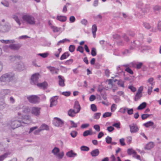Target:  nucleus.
<instances>
[{"instance_id": "c756f323", "label": "nucleus", "mask_w": 161, "mask_h": 161, "mask_svg": "<svg viewBox=\"0 0 161 161\" xmlns=\"http://www.w3.org/2000/svg\"><path fill=\"white\" fill-rule=\"evenodd\" d=\"M70 55L69 53L68 52H66L64 53L60 58V59L63 60L66 59Z\"/></svg>"}, {"instance_id": "774afa93", "label": "nucleus", "mask_w": 161, "mask_h": 161, "mask_svg": "<svg viewBox=\"0 0 161 161\" xmlns=\"http://www.w3.org/2000/svg\"><path fill=\"white\" fill-rule=\"evenodd\" d=\"M157 28L159 31H161V21H159L158 22L157 24Z\"/></svg>"}, {"instance_id": "412c9836", "label": "nucleus", "mask_w": 161, "mask_h": 161, "mask_svg": "<svg viewBox=\"0 0 161 161\" xmlns=\"http://www.w3.org/2000/svg\"><path fill=\"white\" fill-rule=\"evenodd\" d=\"M47 83L46 82H44L40 83H37V86L41 88H42L43 89H45L47 88Z\"/></svg>"}, {"instance_id": "6e6552de", "label": "nucleus", "mask_w": 161, "mask_h": 161, "mask_svg": "<svg viewBox=\"0 0 161 161\" xmlns=\"http://www.w3.org/2000/svg\"><path fill=\"white\" fill-rule=\"evenodd\" d=\"M40 108L33 107L31 109V113L36 116H38L40 115Z\"/></svg>"}, {"instance_id": "0eeeda50", "label": "nucleus", "mask_w": 161, "mask_h": 161, "mask_svg": "<svg viewBox=\"0 0 161 161\" xmlns=\"http://www.w3.org/2000/svg\"><path fill=\"white\" fill-rule=\"evenodd\" d=\"M39 73H35L32 75L31 78V84L36 85L38 83V80L39 79Z\"/></svg>"}, {"instance_id": "680f3d73", "label": "nucleus", "mask_w": 161, "mask_h": 161, "mask_svg": "<svg viewBox=\"0 0 161 161\" xmlns=\"http://www.w3.org/2000/svg\"><path fill=\"white\" fill-rule=\"evenodd\" d=\"M56 155L58 156V159H61L64 156V153L62 152L59 153H58Z\"/></svg>"}, {"instance_id": "b1692460", "label": "nucleus", "mask_w": 161, "mask_h": 161, "mask_svg": "<svg viewBox=\"0 0 161 161\" xmlns=\"http://www.w3.org/2000/svg\"><path fill=\"white\" fill-rule=\"evenodd\" d=\"M39 128L41 131L44 130H49V126L45 124H42Z\"/></svg>"}, {"instance_id": "aec40b11", "label": "nucleus", "mask_w": 161, "mask_h": 161, "mask_svg": "<svg viewBox=\"0 0 161 161\" xmlns=\"http://www.w3.org/2000/svg\"><path fill=\"white\" fill-rule=\"evenodd\" d=\"M99 153V151L98 149H96L92 150L91 152V154L92 157L97 156Z\"/></svg>"}, {"instance_id": "bb28decb", "label": "nucleus", "mask_w": 161, "mask_h": 161, "mask_svg": "<svg viewBox=\"0 0 161 161\" xmlns=\"http://www.w3.org/2000/svg\"><path fill=\"white\" fill-rule=\"evenodd\" d=\"M127 152L129 155H131L132 154L133 155V157H135V155H136V151L133 150L132 148L128 149Z\"/></svg>"}, {"instance_id": "49530a36", "label": "nucleus", "mask_w": 161, "mask_h": 161, "mask_svg": "<svg viewBox=\"0 0 161 161\" xmlns=\"http://www.w3.org/2000/svg\"><path fill=\"white\" fill-rule=\"evenodd\" d=\"M49 55V53H38V55L42 57L45 58H46Z\"/></svg>"}, {"instance_id": "7c9ffc66", "label": "nucleus", "mask_w": 161, "mask_h": 161, "mask_svg": "<svg viewBox=\"0 0 161 161\" xmlns=\"http://www.w3.org/2000/svg\"><path fill=\"white\" fill-rule=\"evenodd\" d=\"M146 106L147 103L145 102H143L139 105L137 109L138 110H142L145 108Z\"/></svg>"}, {"instance_id": "4be33fe9", "label": "nucleus", "mask_w": 161, "mask_h": 161, "mask_svg": "<svg viewBox=\"0 0 161 161\" xmlns=\"http://www.w3.org/2000/svg\"><path fill=\"white\" fill-rule=\"evenodd\" d=\"M57 19L61 22H64L66 20L67 17L65 16L58 15L57 16Z\"/></svg>"}, {"instance_id": "052dcab7", "label": "nucleus", "mask_w": 161, "mask_h": 161, "mask_svg": "<svg viewBox=\"0 0 161 161\" xmlns=\"http://www.w3.org/2000/svg\"><path fill=\"white\" fill-rule=\"evenodd\" d=\"M2 93L3 94L6 95L9 94L10 93V91L8 89L4 90Z\"/></svg>"}, {"instance_id": "7ed1b4c3", "label": "nucleus", "mask_w": 161, "mask_h": 161, "mask_svg": "<svg viewBox=\"0 0 161 161\" xmlns=\"http://www.w3.org/2000/svg\"><path fill=\"white\" fill-rule=\"evenodd\" d=\"M22 19L24 20L31 25H34L35 24V19L32 16L29 15H24L23 16Z\"/></svg>"}, {"instance_id": "72a5a7b5", "label": "nucleus", "mask_w": 161, "mask_h": 161, "mask_svg": "<svg viewBox=\"0 0 161 161\" xmlns=\"http://www.w3.org/2000/svg\"><path fill=\"white\" fill-rule=\"evenodd\" d=\"M60 150L59 148L57 147H55L53 149L52 153L54 155H57L59 152Z\"/></svg>"}, {"instance_id": "864d4df0", "label": "nucleus", "mask_w": 161, "mask_h": 161, "mask_svg": "<svg viewBox=\"0 0 161 161\" xmlns=\"http://www.w3.org/2000/svg\"><path fill=\"white\" fill-rule=\"evenodd\" d=\"M151 115V114H143L142 115L141 118L142 120H144L149 117Z\"/></svg>"}, {"instance_id": "ddd939ff", "label": "nucleus", "mask_w": 161, "mask_h": 161, "mask_svg": "<svg viewBox=\"0 0 161 161\" xmlns=\"http://www.w3.org/2000/svg\"><path fill=\"white\" fill-rule=\"evenodd\" d=\"M16 68L20 71L24 70L25 69L24 64L21 62L17 63Z\"/></svg>"}, {"instance_id": "338daca9", "label": "nucleus", "mask_w": 161, "mask_h": 161, "mask_svg": "<svg viewBox=\"0 0 161 161\" xmlns=\"http://www.w3.org/2000/svg\"><path fill=\"white\" fill-rule=\"evenodd\" d=\"M73 61V59H71L66 61L65 63V64L66 65H70L72 63Z\"/></svg>"}, {"instance_id": "4d7b16f0", "label": "nucleus", "mask_w": 161, "mask_h": 161, "mask_svg": "<svg viewBox=\"0 0 161 161\" xmlns=\"http://www.w3.org/2000/svg\"><path fill=\"white\" fill-rule=\"evenodd\" d=\"M77 132L75 131H72L70 133V135L71 136L73 137H75L77 135Z\"/></svg>"}, {"instance_id": "473e14b6", "label": "nucleus", "mask_w": 161, "mask_h": 161, "mask_svg": "<svg viewBox=\"0 0 161 161\" xmlns=\"http://www.w3.org/2000/svg\"><path fill=\"white\" fill-rule=\"evenodd\" d=\"M0 41L2 43L6 44L13 43L15 42V41L14 40H1Z\"/></svg>"}, {"instance_id": "5fc2aeb1", "label": "nucleus", "mask_w": 161, "mask_h": 161, "mask_svg": "<svg viewBox=\"0 0 161 161\" xmlns=\"http://www.w3.org/2000/svg\"><path fill=\"white\" fill-rule=\"evenodd\" d=\"M75 49V47L74 45H71L69 46V50L70 52L71 53L73 52L74 51Z\"/></svg>"}, {"instance_id": "39448f33", "label": "nucleus", "mask_w": 161, "mask_h": 161, "mask_svg": "<svg viewBox=\"0 0 161 161\" xmlns=\"http://www.w3.org/2000/svg\"><path fill=\"white\" fill-rule=\"evenodd\" d=\"M27 99L29 102L33 103H37L39 102V97L36 95H31L27 97Z\"/></svg>"}, {"instance_id": "423d86ee", "label": "nucleus", "mask_w": 161, "mask_h": 161, "mask_svg": "<svg viewBox=\"0 0 161 161\" xmlns=\"http://www.w3.org/2000/svg\"><path fill=\"white\" fill-rule=\"evenodd\" d=\"M55 120H54L53 124L54 125L57 127H62L64 124L63 121L61 119L57 117L54 118Z\"/></svg>"}, {"instance_id": "2f4dec72", "label": "nucleus", "mask_w": 161, "mask_h": 161, "mask_svg": "<svg viewBox=\"0 0 161 161\" xmlns=\"http://www.w3.org/2000/svg\"><path fill=\"white\" fill-rule=\"evenodd\" d=\"M116 81L117 82V84L119 86L123 87H124L123 81L121 80H114V82H116Z\"/></svg>"}, {"instance_id": "a19ab883", "label": "nucleus", "mask_w": 161, "mask_h": 161, "mask_svg": "<svg viewBox=\"0 0 161 161\" xmlns=\"http://www.w3.org/2000/svg\"><path fill=\"white\" fill-rule=\"evenodd\" d=\"M23 107L24 108L22 110V112L23 113H26L30 112V110L29 107L27 106H25Z\"/></svg>"}, {"instance_id": "603ef678", "label": "nucleus", "mask_w": 161, "mask_h": 161, "mask_svg": "<svg viewBox=\"0 0 161 161\" xmlns=\"http://www.w3.org/2000/svg\"><path fill=\"white\" fill-rule=\"evenodd\" d=\"M143 25L147 29H149L151 28V26L148 23H143Z\"/></svg>"}, {"instance_id": "cd10ccee", "label": "nucleus", "mask_w": 161, "mask_h": 161, "mask_svg": "<svg viewBox=\"0 0 161 161\" xmlns=\"http://www.w3.org/2000/svg\"><path fill=\"white\" fill-rule=\"evenodd\" d=\"M154 146L153 142H150L148 144H147L145 147V149L147 150H150Z\"/></svg>"}, {"instance_id": "c85d7f7f", "label": "nucleus", "mask_w": 161, "mask_h": 161, "mask_svg": "<svg viewBox=\"0 0 161 161\" xmlns=\"http://www.w3.org/2000/svg\"><path fill=\"white\" fill-rule=\"evenodd\" d=\"M92 134V129H90L88 130H86L84 131L83 135L84 136H86L88 135H91Z\"/></svg>"}, {"instance_id": "f03ea898", "label": "nucleus", "mask_w": 161, "mask_h": 161, "mask_svg": "<svg viewBox=\"0 0 161 161\" xmlns=\"http://www.w3.org/2000/svg\"><path fill=\"white\" fill-rule=\"evenodd\" d=\"M26 123L21 120L19 118H15L12 119L9 123L11 128L13 129L17 128L22 125V124H26Z\"/></svg>"}, {"instance_id": "58836bf2", "label": "nucleus", "mask_w": 161, "mask_h": 161, "mask_svg": "<svg viewBox=\"0 0 161 161\" xmlns=\"http://www.w3.org/2000/svg\"><path fill=\"white\" fill-rule=\"evenodd\" d=\"M13 18L14 19L16 22L19 24V25H20L21 23L19 19L17 16L16 15H13Z\"/></svg>"}, {"instance_id": "393cba45", "label": "nucleus", "mask_w": 161, "mask_h": 161, "mask_svg": "<svg viewBox=\"0 0 161 161\" xmlns=\"http://www.w3.org/2000/svg\"><path fill=\"white\" fill-rule=\"evenodd\" d=\"M149 6L148 5H146L141 9V11H142V12H143L145 14L149 11Z\"/></svg>"}, {"instance_id": "20e7f679", "label": "nucleus", "mask_w": 161, "mask_h": 161, "mask_svg": "<svg viewBox=\"0 0 161 161\" xmlns=\"http://www.w3.org/2000/svg\"><path fill=\"white\" fill-rule=\"evenodd\" d=\"M11 26L8 23H1L0 25V31L4 32L8 31L10 29Z\"/></svg>"}, {"instance_id": "f704fd0d", "label": "nucleus", "mask_w": 161, "mask_h": 161, "mask_svg": "<svg viewBox=\"0 0 161 161\" xmlns=\"http://www.w3.org/2000/svg\"><path fill=\"white\" fill-rule=\"evenodd\" d=\"M51 28L53 29V31L54 32H59L61 29V28L58 27L53 26H51Z\"/></svg>"}, {"instance_id": "5701e85b", "label": "nucleus", "mask_w": 161, "mask_h": 161, "mask_svg": "<svg viewBox=\"0 0 161 161\" xmlns=\"http://www.w3.org/2000/svg\"><path fill=\"white\" fill-rule=\"evenodd\" d=\"M68 115L71 117H74L75 115V114H77L76 113V111H75V110H73L72 109H70L68 111Z\"/></svg>"}, {"instance_id": "3c124183", "label": "nucleus", "mask_w": 161, "mask_h": 161, "mask_svg": "<svg viewBox=\"0 0 161 161\" xmlns=\"http://www.w3.org/2000/svg\"><path fill=\"white\" fill-rule=\"evenodd\" d=\"M91 108L93 112H96L97 111V109L96 105L95 104H92L91 105Z\"/></svg>"}, {"instance_id": "9d476101", "label": "nucleus", "mask_w": 161, "mask_h": 161, "mask_svg": "<svg viewBox=\"0 0 161 161\" xmlns=\"http://www.w3.org/2000/svg\"><path fill=\"white\" fill-rule=\"evenodd\" d=\"M58 96H55L52 97L50 100V107H52L53 106H55L57 104Z\"/></svg>"}, {"instance_id": "e433bc0d", "label": "nucleus", "mask_w": 161, "mask_h": 161, "mask_svg": "<svg viewBox=\"0 0 161 161\" xmlns=\"http://www.w3.org/2000/svg\"><path fill=\"white\" fill-rule=\"evenodd\" d=\"M1 3L3 6L7 7H9V4L8 2L5 0L2 1Z\"/></svg>"}, {"instance_id": "c03bdc74", "label": "nucleus", "mask_w": 161, "mask_h": 161, "mask_svg": "<svg viewBox=\"0 0 161 161\" xmlns=\"http://www.w3.org/2000/svg\"><path fill=\"white\" fill-rule=\"evenodd\" d=\"M101 115L100 113H96L94 114L93 118L95 119H98L99 118Z\"/></svg>"}, {"instance_id": "4468645a", "label": "nucleus", "mask_w": 161, "mask_h": 161, "mask_svg": "<svg viewBox=\"0 0 161 161\" xmlns=\"http://www.w3.org/2000/svg\"><path fill=\"white\" fill-rule=\"evenodd\" d=\"M74 109L73 110H75V111H76V113H77V114L80 112L81 109V107L78 101H75V102L74 105Z\"/></svg>"}, {"instance_id": "09e8293b", "label": "nucleus", "mask_w": 161, "mask_h": 161, "mask_svg": "<svg viewBox=\"0 0 161 161\" xmlns=\"http://www.w3.org/2000/svg\"><path fill=\"white\" fill-rule=\"evenodd\" d=\"M91 54L93 56H95L97 55L96 50L95 48L94 47L92 48Z\"/></svg>"}, {"instance_id": "6e6d98bb", "label": "nucleus", "mask_w": 161, "mask_h": 161, "mask_svg": "<svg viewBox=\"0 0 161 161\" xmlns=\"http://www.w3.org/2000/svg\"><path fill=\"white\" fill-rule=\"evenodd\" d=\"M106 142L108 144H110L111 143L112 138L111 137L108 136L106 139Z\"/></svg>"}, {"instance_id": "37998d69", "label": "nucleus", "mask_w": 161, "mask_h": 161, "mask_svg": "<svg viewBox=\"0 0 161 161\" xmlns=\"http://www.w3.org/2000/svg\"><path fill=\"white\" fill-rule=\"evenodd\" d=\"M124 110H127V113L129 115H131L133 114V108L129 109L128 108H124Z\"/></svg>"}, {"instance_id": "f3484780", "label": "nucleus", "mask_w": 161, "mask_h": 161, "mask_svg": "<svg viewBox=\"0 0 161 161\" xmlns=\"http://www.w3.org/2000/svg\"><path fill=\"white\" fill-rule=\"evenodd\" d=\"M58 77L59 79V85L61 86H64V80L63 79V77L61 75H58Z\"/></svg>"}, {"instance_id": "1a4fd4ad", "label": "nucleus", "mask_w": 161, "mask_h": 161, "mask_svg": "<svg viewBox=\"0 0 161 161\" xmlns=\"http://www.w3.org/2000/svg\"><path fill=\"white\" fill-rule=\"evenodd\" d=\"M21 44L20 43L11 44L9 46V48L13 50L18 51L21 47Z\"/></svg>"}, {"instance_id": "13d9d810", "label": "nucleus", "mask_w": 161, "mask_h": 161, "mask_svg": "<svg viewBox=\"0 0 161 161\" xmlns=\"http://www.w3.org/2000/svg\"><path fill=\"white\" fill-rule=\"evenodd\" d=\"M125 70L130 74H133V72L132 70L129 67L126 68L125 69Z\"/></svg>"}, {"instance_id": "69168bd1", "label": "nucleus", "mask_w": 161, "mask_h": 161, "mask_svg": "<svg viewBox=\"0 0 161 161\" xmlns=\"http://www.w3.org/2000/svg\"><path fill=\"white\" fill-rule=\"evenodd\" d=\"M77 51H79L80 53H82L84 52V49L81 46H79L78 47L77 49Z\"/></svg>"}, {"instance_id": "e2e57ef3", "label": "nucleus", "mask_w": 161, "mask_h": 161, "mask_svg": "<svg viewBox=\"0 0 161 161\" xmlns=\"http://www.w3.org/2000/svg\"><path fill=\"white\" fill-rule=\"evenodd\" d=\"M127 34L130 36L131 37H134L135 34V32L134 31H127Z\"/></svg>"}, {"instance_id": "79ce46f5", "label": "nucleus", "mask_w": 161, "mask_h": 161, "mask_svg": "<svg viewBox=\"0 0 161 161\" xmlns=\"http://www.w3.org/2000/svg\"><path fill=\"white\" fill-rule=\"evenodd\" d=\"M65 41H67L69 42H70V41L69 40L67 39H64L62 40H60L58 42L57 44V45L58 46H59L60 45V43H64Z\"/></svg>"}, {"instance_id": "f257e3e1", "label": "nucleus", "mask_w": 161, "mask_h": 161, "mask_svg": "<svg viewBox=\"0 0 161 161\" xmlns=\"http://www.w3.org/2000/svg\"><path fill=\"white\" fill-rule=\"evenodd\" d=\"M14 74L12 72L8 73L3 75L0 77V81L2 82L8 83L14 80Z\"/></svg>"}, {"instance_id": "bf43d9fd", "label": "nucleus", "mask_w": 161, "mask_h": 161, "mask_svg": "<svg viewBox=\"0 0 161 161\" xmlns=\"http://www.w3.org/2000/svg\"><path fill=\"white\" fill-rule=\"evenodd\" d=\"M147 86H148L147 90V93L149 95H150L151 93L153 86H149L148 85H147Z\"/></svg>"}, {"instance_id": "8fccbe9b", "label": "nucleus", "mask_w": 161, "mask_h": 161, "mask_svg": "<svg viewBox=\"0 0 161 161\" xmlns=\"http://www.w3.org/2000/svg\"><path fill=\"white\" fill-rule=\"evenodd\" d=\"M112 113L110 112H107L104 113L103 115V118L110 117L111 116Z\"/></svg>"}, {"instance_id": "4c0bfd02", "label": "nucleus", "mask_w": 161, "mask_h": 161, "mask_svg": "<svg viewBox=\"0 0 161 161\" xmlns=\"http://www.w3.org/2000/svg\"><path fill=\"white\" fill-rule=\"evenodd\" d=\"M142 96V94H138L136 93L134 98V100L136 101H137L139 100Z\"/></svg>"}, {"instance_id": "f8f14e48", "label": "nucleus", "mask_w": 161, "mask_h": 161, "mask_svg": "<svg viewBox=\"0 0 161 161\" xmlns=\"http://www.w3.org/2000/svg\"><path fill=\"white\" fill-rule=\"evenodd\" d=\"M21 57L19 55L10 56L8 57V59L11 62H14L15 60H19L21 59Z\"/></svg>"}, {"instance_id": "c9c22d12", "label": "nucleus", "mask_w": 161, "mask_h": 161, "mask_svg": "<svg viewBox=\"0 0 161 161\" xmlns=\"http://www.w3.org/2000/svg\"><path fill=\"white\" fill-rule=\"evenodd\" d=\"M153 124L154 123L152 121H149L144 124L143 125L146 127L147 128L150 126H153Z\"/></svg>"}, {"instance_id": "de8ad7c7", "label": "nucleus", "mask_w": 161, "mask_h": 161, "mask_svg": "<svg viewBox=\"0 0 161 161\" xmlns=\"http://www.w3.org/2000/svg\"><path fill=\"white\" fill-rule=\"evenodd\" d=\"M122 37L124 39L126 42H128L129 41L130 39L125 34H123L122 35Z\"/></svg>"}, {"instance_id": "2eb2a0df", "label": "nucleus", "mask_w": 161, "mask_h": 161, "mask_svg": "<svg viewBox=\"0 0 161 161\" xmlns=\"http://www.w3.org/2000/svg\"><path fill=\"white\" fill-rule=\"evenodd\" d=\"M66 155L69 158H74L77 155V154L73 150H71L66 153Z\"/></svg>"}, {"instance_id": "a878e982", "label": "nucleus", "mask_w": 161, "mask_h": 161, "mask_svg": "<svg viewBox=\"0 0 161 161\" xmlns=\"http://www.w3.org/2000/svg\"><path fill=\"white\" fill-rule=\"evenodd\" d=\"M141 9L136 13L135 15L137 17L141 18L143 16L144 14V13L142 11H141Z\"/></svg>"}, {"instance_id": "9b49d317", "label": "nucleus", "mask_w": 161, "mask_h": 161, "mask_svg": "<svg viewBox=\"0 0 161 161\" xmlns=\"http://www.w3.org/2000/svg\"><path fill=\"white\" fill-rule=\"evenodd\" d=\"M129 126L130 129V131L131 133H136L138 130V128L136 124H133L130 125Z\"/></svg>"}, {"instance_id": "dca6fc26", "label": "nucleus", "mask_w": 161, "mask_h": 161, "mask_svg": "<svg viewBox=\"0 0 161 161\" xmlns=\"http://www.w3.org/2000/svg\"><path fill=\"white\" fill-rule=\"evenodd\" d=\"M47 68L48 69L52 74H58V72L57 71L58 70V69H57L55 67L51 66H47Z\"/></svg>"}, {"instance_id": "a211bd4d", "label": "nucleus", "mask_w": 161, "mask_h": 161, "mask_svg": "<svg viewBox=\"0 0 161 161\" xmlns=\"http://www.w3.org/2000/svg\"><path fill=\"white\" fill-rule=\"evenodd\" d=\"M143 64L142 62H139L137 64L132 63L131 65L133 67H136L137 69H140L142 66Z\"/></svg>"}, {"instance_id": "ea45409f", "label": "nucleus", "mask_w": 161, "mask_h": 161, "mask_svg": "<svg viewBox=\"0 0 161 161\" xmlns=\"http://www.w3.org/2000/svg\"><path fill=\"white\" fill-rule=\"evenodd\" d=\"M153 78L151 77L147 80V82L149 83L151 85V86H153L155 84V82H153Z\"/></svg>"}, {"instance_id": "6ab92c4d", "label": "nucleus", "mask_w": 161, "mask_h": 161, "mask_svg": "<svg viewBox=\"0 0 161 161\" xmlns=\"http://www.w3.org/2000/svg\"><path fill=\"white\" fill-rule=\"evenodd\" d=\"M11 153L9 152H6L2 155H0V161H3L5 158H7L8 156L10 155Z\"/></svg>"}, {"instance_id": "a18cd8bd", "label": "nucleus", "mask_w": 161, "mask_h": 161, "mask_svg": "<svg viewBox=\"0 0 161 161\" xmlns=\"http://www.w3.org/2000/svg\"><path fill=\"white\" fill-rule=\"evenodd\" d=\"M81 150L82 151H88L89 150V148L88 147L85 146H83L80 147V148Z\"/></svg>"}, {"instance_id": "0e129e2a", "label": "nucleus", "mask_w": 161, "mask_h": 161, "mask_svg": "<svg viewBox=\"0 0 161 161\" xmlns=\"http://www.w3.org/2000/svg\"><path fill=\"white\" fill-rule=\"evenodd\" d=\"M94 128L97 131H100V127L98 125H95L93 126Z\"/></svg>"}]
</instances>
